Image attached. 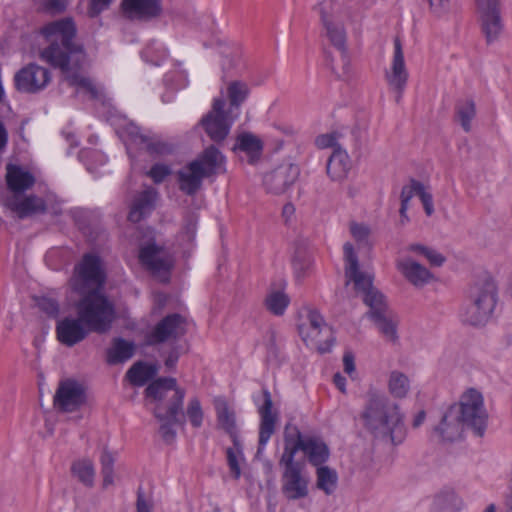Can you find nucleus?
Returning a JSON list of instances; mask_svg holds the SVG:
<instances>
[{"instance_id":"1","label":"nucleus","mask_w":512,"mask_h":512,"mask_svg":"<svg viewBox=\"0 0 512 512\" xmlns=\"http://www.w3.org/2000/svg\"><path fill=\"white\" fill-rule=\"evenodd\" d=\"M158 365L144 361L134 363L126 372V378L133 386L146 387L145 397L155 404L154 417L159 421V434L166 443H172L176 438V427L185 424L183 403L186 395L185 389L181 388L176 378L159 377Z\"/></svg>"},{"instance_id":"2","label":"nucleus","mask_w":512,"mask_h":512,"mask_svg":"<svg viewBox=\"0 0 512 512\" xmlns=\"http://www.w3.org/2000/svg\"><path fill=\"white\" fill-rule=\"evenodd\" d=\"M359 419L363 428L376 439L397 446L406 438L405 414L401 406L376 389L366 393Z\"/></svg>"},{"instance_id":"3","label":"nucleus","mask_w":512,"mask_h":512,"mask_svg":"<svg viewBox=\"0 0 512 512\" xmlns=\"http://www.w3.org/2000/svg\"><path fill=\"white\" fill-rule=\"evenodd\" d=\"M345 275L352 281L355 290L363 294V302L369 307L366 316L374 323L379 333L388 341L396 342L397 320L389 310L385 296L373 286L372 277L359 270L358 257L351 243L343 246Z\"/></svg>"},{"instance_id":"4","label":"nucleus","mask_w":512,"mask_h":512,"mask_svg":"<svg viewBox=\"0 0 512 512\" xmlns=\"http://www.w3.org/2000/svg\"><path fill=\"white\" fill-rule=\"evenodd\" d=\"M487 418L481 393L469 389L459 403L450 405L441 413L438 423L433 426V433L442 442H454L461 438L463 428L467 426L476 436L482 437Z\"/></svg>"},{"instance_id":"5","label":"nucleus","mask_w":512,"mask_h":512,"mask_svg":"<svg viewBox=\"0 0 512 512\" xmlns=\"http://www.w3.org/2000/svg\"><path fill=\"white\" fill-rule=\"evenodd\" d=\"M48 46L41 51V58L60 70H69L83 62L85 53L82 45L74 41L77 33L72 18H62L45 24L40 29Z\"/></svg>"},{"instance_id":"6","label":"nucleus","mask_w":512,"mask_h":512,"mask_svg":"<svg viewBox=\"0 0 512 512\" xmlns=\"http://www.w3.org/2000/svg\"><path fill=\"white\" fill-rule=\"evenodd\" d=\"M498 300L495 282L491 278H483L474 282L467 294L460 318L465 324L471 326L485 325L494 312Z\"/></svg>"},{"instance_id":"7","label":"nucleus","mask_w":512,"mask_h":512,"mask_svg":"<svg viewBox=\"0 0 512 512\" xmlns=\"http://www.w3.org/2000/svg\"><path fill=\"white\" fill-rule=\"evenodd\" d=\"M77 293L80 299L76 303V311L80 320H83L91 332L98 334L108 332L116 316L113 302L108 299L103 290Z\"/></svg>"},{"instance_id":"8","label":"nucleus","mask_w":512,"mask_h":512,"mask_svg":"<svg viewBox=\"0 0 512 512\" xmlns=\"http://www.w3.org/2000/svg\"><path fill=\"white\" fill-rule=\"evenodd\" d=\"M225 106L223 98H215L211 110L201 119L206 134L216 144H221L226 139L238 117V113L231 114L226 111Z\"/></svg>"},{"instance_id":"9","label":"nucleus","mask_w":512,"mask_h":512,"mask_svg":"<svg viewBox=\"0 0 512 512\" xmlns=\"http://www.w3.org/2000/svg\"><path fill=\"white\" fill-rule=\"evenodd\" d=\"M76 272L73 282L75 292L103 290L106 274L99 256L91 253L85 254L77 266Z\"/></svg>"},{"instance_id":"10","label":"nucleus","mask_w":512,"mask_h":512,"mask_svg":"<svg viewBox=\"0 0 512 512\" xmlns=\"http://www.w3.org/2000/svg\"><path fill=\"white\" fill-rule=\"evenodd\" d=\"M481 29L488 44L496 41L502 30L499 0H475Z\"/></svg>"},{"instance_id":"11","label":"nucleus","mask_w":512,"mask_h":512,"mask_svg":"<svg viewBox=\"0 0 512 512\" xmlns=\"http://www.w3.org/2000/svg\"><path fill=\"white\" fill-rule=\"evenodd\" d=\"M2 205L15 213L19 219H26L48 212L47 201L36 194L6 195L2 198Z\"/></svg>"},{"instance_id":"12","label":"nucleus","mask_w":512,"mask_h":512,"mask_svg":"<svg viewBox=\"0 0 512 512\" xmlns=\"http://www.w3.org/2000/svg\"><path fill=\"white\" fill-rule=\"evenodd\" d=\"M51 80L48 69L31 63L20 69L14 76L16 89L22 93L34 94L43 90Z\"/></svg>"},{"instance_id":"13","label":"nucleus","mask_w":512,"mask_h":512,"mask_svg":"<svg viewBox=\"0 0 512 512\" xmlns=\"http://www.w3.org/2000/svg\"><path fill=\"white\" fill-rule=\"evenodd\" d=\"M139 261L151 274L157 277L164 276L165 279L168 278L174 263L172 256L155 243L147 244L140 249Z\"/></svg>"},{"instance_id":"14","label":"nucleus","mask_w":512,"mask_h":512,"mask_svg":"<svg viewBox=\"0 0 512 512\" xmlns=\"http://www.w3.org/2000/svg\"><path fill=\"white\" fill-rule=\"evenodd\" d=\"M390 89L395 93V101L399 103L408 82V71L405 66L402 43L398 37L394 39V53L390 71L385 74Z\"/></svg>"},{"instance_id":"15","label":"nucleus","mask_w":512,"mask_h":512,"mask_svg":"<svg viewBox=\"0 0 512 512\" xmlns=\"http://www.w3.org/2000/svg\"><path fill=\"white\" fill-rule=\"evenodd\" d=\"M309 327H300V334L303 340L311 339L318 344L320 353L329 352L334 338L330 327L324 322L321 314L316 310H310L307 315Z\"/></svg>"},{"instance_id":"16","label":"nucleus","mask_w":512,"mask_h":512,"mask_svg":"<svg viewBox=\"0 0 512 512\" xmlns=\"http://www.w3.org/2000/svg\"><path fill=\"white\" fill-rule=\"evenodd\" d=\"M186 320L178 313L165 316L156 324L147 336L149 345L164 343L170 339H178L186 333Z\"/></svg>"},{"instance_id":"17","label":"nucleus","mask_w":512,"mask_h":512,"mask_svg":"<svg viewBox=\"0 0 512 512\" xmlns=\"http://www.w3.org/2000/svg\"><path fill=\"white\" fill-rule=\"evenodd\" d=\"M299 167L293 163H283L267 173L263 184L269 193L276 195L284 193L298 178Z\"/></svg>"},{"instance_id":"18","label":"nucleus","mask_w":512,"mask_h":512,"mask_svg":"<svg viewBox=\"0 0 512 512\" xmlns=\"http://www.w3.org/2000/svg\"><path fill=\"white\" fill-rule=\"evenodd\" d=\"M262 398L263 403L258 405V413L260 416V425H259V440H258V450L257 453H261L269 439L275 432L276 422L278 419V414L276 411L273 412V402L272 397L267 388L262 389Z\"/></svg>"},{"instance_id":"19","label":"nucleus","mask_w":512,"mask_h":512,"mask_svg":"<svg viewBox=\"0 0 512 512\" xmlns=\"http://www.w3.org/2000/svg\"><path fill=\"white\" fill-rule=\"evenodd\" d=\"M85 402L81 384L72 379L61 381L54 396V405L64 412H73Z\"/></svg>"},{"instance_id":"20","label":"nucleus","mask_w":512,"mask_h":512,"mask_svg":"<svg viewBox=\"0 0 512 512\" xmlns=\"http://www.w3.org/2000/svg\"><path fill=\"white\" fill-rule=\"evenodd\" d=\"M303 469L304 466L283 469L281 490L288 500L302 499L309 493V479L303 475Z\"/></svg>"},{"instance_id":"21","label":"nucleus","mask_w":512,"mask_h":512,"mask_svg":"<svg viewBox=\"0 0 512 512\" xmlns=\"http://www.w3.org/2000/svg\"><path fill=\"white\" fill-rule=\"evenodd\" d=\"M91 332L80 320V317H65L56 325L57 339L67 347H72L83 341Z\"/></svg>"},{"instance_id":"22","label":"nucleus","mask_w":512,"mask_h":512,"mask_svg":"<svg viewBox=\"0 0 512 512\" xmlns=\"http://www.w3.org/2000/svg\"><path fill=\"white\" fill-rule=\"evenodd\" d=\"M226 158L215 145L206 147L192 163H197L206 178L226 172Z\"/></svg>"},{"instance_id":"23","label":"nucleus","mask_w":512,"mask_h":512,"mask_svg":"<svg viewBox=\"0 0 512 512\" xmlns=\"http://www.w3.org/2000/svg\"><path fill=\"white\" fill-rule=\"evenodd\" d=\"M5 180L8 190L11 192L10 195L24 194L27 190L31 189L36 182L31 172L12 163L6 165Z\"/></svg>"},{"instance_id":"24","label":"nucleus","mask_w":512,"mask_h":512,"mask_svg":"<svg viewBox=\"0 0 512 512\" xmlns=\"http://www.w3.org/2000/svg\"><path fill=\"white\" fill-rule=\"evenodd\" d=\"M205 178L198 164L192 161L177 172L179 189L187 196H194L201 189Z\"/></svg>"},{"instance_id":"25","label":"nucleus","mask_w":512,"mask_h":512,"mask_svg":"<svg viewBox=\"0 0 512 512\" xmlns=\"http://www.w3.org/2000/svg\"><path fill=\"white\" fill-rule=\"evenodd\" d=\"M157 192L153 188L145 189L135 196L128 214V220L138 223L149 216L155 208Z\"/></svg>"},{"instance_id":"26","label":"nucleus","mask_w":512,"mask_h":512,"mask_svg":"<svg viewBox=\"0 0 512 512\" xmlns=\"http://www.w3.org/2000/svg\"><path fill=\"white\" fill-rule=\"evenodd\" d=\"M397 268L416 287L426 285L433 278V274L426 267L409 257L398 261Z\"/></svg>"},{"instance_id":"27","label":"nucleus","mask_w":512,"mask_h":512,"mask_svg":"<svg viewBox=\"0 0 512 512\" xmlns=\"http://www.w3.org/2000/svg\"><path fill=\"white\" fill-rule=\"evenodd\" d=\"M232 149L236 153H244L248 158V162L254 164L262 155L263 143L254 134L244 132L237 136Z\"/></svg>"},{"instance_id":"28","label":"nucleus","mask_w":512,"mask_h":512,"mask_svg":"<svg viewBox=\"0 0 512 512\" xmlns=\"http://www.w3.org/2000/svg\"><path fill=\"white\" fill-rule=\"evenodd\" d=\"M350 167V159L347 152L337 147L327 160V175L333 181H342L347 177Z\"/></svg>"},{"instance_id":"29","label":"nucleus","mask_w":512,"mask_h":512,"mask_svg":"<svg viewBox=\"0 0 512 512\" xmlns=\"http://www.w3.org/2000/svg\"><path fill=\"white\" fill-rule=\"evenodd\" d=\"M304 454L308 462L315 467L322 466L330 457L328 445L319 437H305Z\"/></svg>"},{"instance_id":"30","label":"nucleus","mask_w":512,"mask_h":512,"mask_svg":"<svg viewBox=\"0 0 512 512\" xmlns=\"http://www.w3.org/2000/svg\"><path fill=\"white\" fill-rule=\"evenodd\" d=\"M121 7L126 14L139 17H156L161 11V0H123Z\"/></svg>"},{"instance_id":"31","label":"nucleus","mask_w":512,"mask_h":512,"mask_svg":"<svg viewBox=\"0 0 512 512\" xmlns=\"http://www.w3.org/2000/svg\"><path fill=\"white\" fill-rule=\"evenodd\" d=\"M316 8L319 10L321 21L326 29V35L329 38L330 42L334 47L340 50L342 54H345L346 33L343 25L333 23L321 5H319Z\"/></svg>"},{"instance_id":"32","label":"nucleus","mask_w":512,"mask_h":512,"mask_svg":"<svg viewBox=\"0 0 512 512\" xmlns=\"http://www.w3.org/2000/svg\"><path fill=\"white\" fill-rule=\"evenodd\" d=\"M135 353V344L123 338H114L112 347L106 351V361L109 365L124 363Z\"/></svg>"},{"instance_id":"33","label":"nucleus","mask_w":512,"mask_h":512,"mask_svg":"<svg viewBox=\"0 0 512 512\" xmlns=\"http://www.w3.org/2000/svg\"><path fill=\"white\" fill-rule=\"evenodd\" d=\"M215 410L218 425L232 438L233 442L236 444L237 426L235 412L230 409L228 403L224 399H217L215 401Z\"/></svg>"},{"instance_id":"34","label":"nucleus","mask_w":512,"mask_h":512,"mask_svg":"<svg viewBox=\"0 0 512 512\" xmlns=\"http://www.w3.org/2000/svg\"><path fill=\"white\" fill-rule=\"evenodd\" d=\"M462 499L450 488H445L434 497L431 512H459Z\"/></svg>"},{"instance_id":"35","label":"nucleus","mask_w":512,"mask_h":512,"mask_svg":"<svg viewBox=\"0 0 512 512\" xmlns=\"http://www.w3.org/2000/svg\"><path fill=\"white\" fill-rule=\"evenodd\" d=\"M82 62L74 66L70 64L69 70H61L65 75V79L67 80L70 86H77L85 90L92 99H97L99 97V92L97 87L93 84V82L84 76L79 74V69L81 68Z\"/></svg>"},{"instance_id":"36","label":"nucleus","mask_w":512,"mask_h":512,"mask_svg":"<svg viewBox=\"0 0 512 512\" xmlns=\"http://www.w3.org/2000/svg\"><path fill=\"white\" fill-rule=\"evenodd\" d=\"M249 95V88L242 81H232L227 87V97L229 108L226 109L231 114H239V108Z\"/></svg>"},{"instance_id":"37","label":"nucleus","mask_w":512,"mask_h":512,"mask_svg":"<svg viewBox=\"0 0 512 512\" xmlns=\"http://www.w3.org/2000/svg\"><path fill=\"white\" fill-rule=\"evenodd\" d=\"M337 472L328 466H318L316 470V487L326 495L334 493L337 487Z\"/></svg>"},{"instance_id":"38","label":"nucleus","mask_w":512,"mask_h":512,"mask_svg":"<svg viewBox=\"0 0 512 512\" xmlns=\"http://www.w3.org/2000/svg\"><path fill=\"white\" fill-rule=\"evenodd\" d=\"M290 303L289 296L281 289H271L266 295L265 306L275 316H282Z\"/></svg>"},{"instance_id":"39","label":"nucleus","mask_w":512,"mask_h":512,"mask_svg":"<svg viewBox=\"0 0 512 512\" xmlns=\"http://www.w3.org/2000/svg\"><path fill=\"white\" fill-rule=\"evenodd\" d=\"M387 385L389 393L397 399L405 398L410 390L408 376L398 370L390 372Z\"/></svg>"},{"instance_id":"40","label":"nucleus","mask_w":512,"mask_h":512,"mask_svg":"<svg viewBox=\"0 0 512 512\" xmlns=\"http://www.w3.org/2000/svg\"><path fill=\"white\" fill-rule=\"evenodd\" d=\"M71 471L78 480L87 487L94 484L95 470L93 463L88 459L78 460L72 464Z\"/></svg>"},{"instance_id":"41","label":"nucleus","mask_w":512,"mask_h":512,"mask_svg":"<svg viewBox=\"0 0 512 512\" xmlns=\"http://www.w3.org/2000/svg\"><path fill=\"white\" fill-rule=\"evenodd\" d=\"M455 110L463 130L469 132L471 130V121L476 115L474 101L472 99L458 101Z\"/></svg>"},{"instance_id":"42","label":"nucleus","mask_w":512,"mask_h":512,"mask_svg":"<svg viewBox=\"0 0 512 512\" xmlns=\"http://www.w3.org/2000/svg\"><path fill=\"white\" fill-rule=\"evenodd\" d=\"M167 57L168 50L155 41L149 43L142 51V58L155 66H159Z\"/></svg>"},{"instance_id":"43","label":"nucleus","mask_w":512,"mask_h":512,"mask_svg":"<svg viewBox=\"0 0 512 512\" xmlns=\"http://www.w3.org/2000/svg\"><path fill=\"white\" fill-rule=\"evenodd\" d=\"M298 451L304 453V442H296L295 444L284 443V451L279 460V465L283 467V469L303 466L302 463L295 461V455Z\"/></svg>"},{"instance_id":"44","label":"nucleus","mask_w":512,"mask_h":512,"mask_svg":"<svg viewBox=\"0 0 512 512\" xmlns=\"http://www.w3.org/2000/svg\"><path fill=\"white\" fill-rule=\"evenodd\" d=\"M152 155H168L173 153L174 146L156 137L148 136V141L143 146Z\"/></svg>"},{"instance_id":"45","label":"nucleus","mask_w":512,"mask_h":512,"mask_svg":"<svg viewBox=\"0 0 512 512\" xmlns=\"http://www.w3.org/2000/svg\"><path fill=\"white\" fill-rule=\"evenodd\" d=\"M114 462H115L114 456L110 452L104 450L100 457L101 473L103 475V486L104 487L112 485L114 482V478H113Z\"/></svg>"},{"instance_id":"46","label":"nucleus","mask_w":512,"mask_h":512,"mask_svg":"<svg viewBox=\"0 0 512 512\" xmlns=\"http://www.w3.org/2000/svg\"><path fill=\"white\" fill-rule=\"evenodd\" d=\"M186 416L188 417L191 425L195 428H199L203 422V411L198 398H192L189 400Z\"/></svg>"},{"instance_id":"47","label":"nucleus","mask_w":512,"mask_h":512,"mask_svg":"<svg viewBox=\"0 0 512 512\" xmlns=\"http://www.w3.org/2000/svg\"><path fill=\"white\" fill-rule=\"evenodd\" d=\"M123 135H125L132 144L144 146L148 141V134L142 132L141 128L134 123H128L123 128Z\"/></svg>"},{"instance_id":"48","label":"nucleus","mask_w":512,"mask_h":512,"mask_svg":"<svg viewBox=\"0 0 512 512\" xmlns=\"http://www.w3.org/2000/svg\"><path fill=\"white\" fill-rule=\"evenodd\" d=\"M37 307L48 316L55 317L59 313L58 302L50 297L41 296L35 299Z\"/></svg>"},{"instance_id":"49","label":"nucleus","mask_w":512,"mask_h":512,"mask_svg":"<svg viewBox=\"0 0 512 512\" xmlns=\"http://www.w3.org/2000/svg\"><path fill=\"white\" fill-rule=\"evenodd\" d=\"M350 232L355 241L359 245H369L370 229L367 225L359 223H351Z\"/></svg>"},{"instance_id":"50","label":"nucleus","mask_w":512,"mask_h":512,"mask_svg":"<svg viewBox=\"0 0 512 512\" xmlns=\"http://www.w3.org/2000/svg\"><path fill=\"white\" fill-rule=\"evenodd\" d=\"M423 186L424 185L420 181L411 179L409 185H405L402 187L400 194L401 203L409 204L410 200L413 198L414 195L419 196Z\"/></svg>"},{"instance_id":"51","label":"nucleus","mask_w":512,"mask_h":512,"mask_svg":"<svg viewBox=\"0 0 512 512\" xmlns=\"http://www.w3.org/2000/svg\"><path fill=\"white\" fill-rule=\"evenodd\" d=\"M296 442H305V437L302 436L300 430L293 425H286L284 430V443L295 444Z\"/></svg>"},{"instance_id":"52","label":"nucleus","mask_w":512,"mask_h":512,"mask_svg":"<svg viewBox=\"0 0 512 512\" xmlns=\"http://www.w3.org/2000/svg\"><path fill=\"white\" fill-rule=\"evenodd\" d=\"M171 170L167 165L155 164L151 167L148 175L155 183H161L169 174Z\"/></svg>"},{"instance_id":"53","label":"nucleus","mask_w":512,"mask_h":512,"mask_svg":"<svg viewBox=\"0 0 512 512\" xmlns=\"http://www.w3.org/2000/svg\"><path fill=\"white\" fill-rule=\"evenodd\" d=\"M315 144L320 149H325V148H334L335 149L338 147L337 146V136L335 133L319 135L315 140Z\"/></svg>"},{"instance_id":"54","label":"nucleus","mask_w":512,"mask_h":512,"mask_svg":"<svg viewBox=\"0 0 512 512\" xmlns=\"http://www.w3.org/2000/svg\"><path fill=\"white\" fill-rule=\"evenodd\" d=\"M227 462L231 473L235 479H238L241 475V469L237 460V456L232 448H228L226 451Z\"/></svg>"},{"instance_id":"55","label":"nucleus","mask_w":512,"mask_h":512,"mask_svg":"<svg viewBox=\"0 0 512 512\" xmlns=\"http://www.w3.org/2000/svg\"><path fill=\"white\" fill-rule=\"evenodd\" d=\"M422 202L424 211L427 216H431L434 213V205H433V197L430 193L425 191V187L423 186L420 194L418 196Z\"/></svg>"},{"instance_id":"56","label":"nucleus","mask_w":512,"mask_h":512,"mask_svg":"<svg viewBox=\"0 0 512 512\" xmlns=\"http://www.w3.org/2000/svg\"><path fill=\"white\" fill-rule=\"evenodd\" d=\"M113 0H91L89 4V14L92 17L99 15L107 9Z\"/></svg>"},{"instance_id":"57","label":"nucleus","mask_w":512,"mask_h":512,"mask_svg":"<svg viewBox=\"0 0 512 512\" xmlns=\"http://www.w3.org/2000/svg\"><path fill=\"white\" fill-rule=\"evenodd\" d=\"M424 257L429 261V263L432 266H436V267L442 266L446 260L445 257L441 253H439L436 250L429 248V247L427 248V251L424 254Z\"/></svg>"},{"instance_id":"58","label":"nucleus","mask_w":512,"mask_h":512,"mask_svg":"<svg viewBox=\"0 0 512 512\" xmlns=\"http://www.w3.org/2000/svg\"><path fill=\"white\" fill-rule=\"evenodd\" d=\"M311 265V260L306 257H301L299 254H296L293 258V267L298 275L304 274L306 270L309 269Z\"/></svg>"},{"instance_id":"59","label":"nucleus","mask_w":512,"mask_h":512,"mask_svg":"<svg viewBox=\"0 0 512 512\" xmlns=\"http://www.w3.org/2000/svg\"><path fill=\"white\" fill-rule=\"evenodd\" d=\"M179 360V352L176 348L171 349L167 358L164 361L165 367L167 370H173L176 367V364Z\"/></svg>"},{"instance_id":"60","label":"nucleus","mask_w":512,"mask_h":512,"mask_svg":"<svg viewBox=\"0 0 512 512\" xmlns=\"http://www.w3.org/2000/svg\"><path fill=\"white\" fill-rule=\"evenodd\" d=\"M344 371L351 374L355 371L354 355L351 352H345L343 356Z\"/></svg>"},{"instance_id":"61","label":"nucleus","mask_w":512,"mask_h":512,"mask_svg":"<svg viewBox=\"0 0 512 512\" xmlns=\"http://www.w3.org/2000/svg\"><path fill=\"white\" fill-rule=\"evenodd\" d=\"M137 512H151L150 506L141 492L137 495Z\"/></svg>"},{"instance_id":"62","label":"nucleus","mask_w":512,"mask_h":512,"mask_svg":"<svg viewBox=\"0 0 512 512\" xmlns=\"http://www.w3.org/2000/svg\"><path fill=\"white\" fill-rule=\"evenodd\" d=\"M426 419V412L424 410H420L413 418L412 427L414 429L419 428Z\"/></svg>"},{"instance_id":"63","label":"nucleus","mask_w":512,"mask_h":512,"mask_svg":"<svg viewBox=\"0 0 512 512\" xmlns=\"http://www.w3.org/2000/svg\"><path fill=\"white\" fill-rule=\"evenodd\" d=\"M333 382L341 392H345L346 378L344 376H342L340 373H336L333 376Z\"/></svg>"},{"instance_id":"64","label":"nucleus","mask_w":512,"mask_h":512,"mask_svg":"<svg viewBox=\"0 0 512 512\" xmlns=\"http://www.w3.org/2000/svg\"><path fill=\"white\" fill-rule=\"evenodd\" d=\"M8 142V133L4 124L0 121V151L3 150Z\"/></svg>"}]
</instances>
